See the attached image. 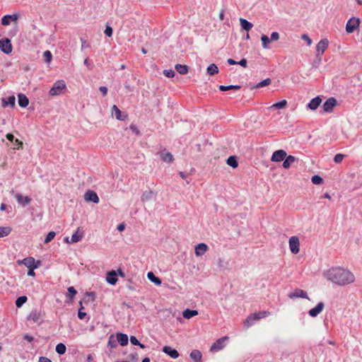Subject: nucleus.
Returning a JSON list of instances; mask_svg holds the SVG:
<instances>
[{
  "label": "nucleus",
  "instance_id": "obj_47",
  "mask_svg": "<svg viewBox=\"0 0 362 362\" xmlns=\"http://www.w3.org/2000/svg\"><path fill=\"white\" fill-rule=\"evenodd\" d=\"M163 74L168 78H172L175 76V71L172 69L164 70Z\"/></svg>",
  "mask_w": 362,
  "mask_h": 362
},
{
  "label": "nucleus",
  "instance_id": "obj_39",
  "mask_svg": "<svg viewBox=\"0 0 362 362\" xmlns=\"http://www.w3.org/2000/svg\"><path fill=\"white\" fill-rule=\"evenodd\" d=\"M227 164L232 168H235L238 166V162L234 156H230L227 159Z\"/></svg>",
  "mask_w": 362,
  "mask_h": 362
},
{
  "label": "nucleus",
  "instance_id": "obj_4",
  "mask_svg": "<svg viewBox=\"0 0 362 362\" xmlns=\"http://www.w3.org/2000/svg\"><path fill=\"white\" fill-rule=\"evenodd\" d=\"M360 18L356 17H352L349 18L346 24V32L347 33H352L355 30H358L360 26Z\"/></svg>",
  "mask_w": 362,
  "mask_h": 362
},
{
  "label": "nucleus",
  "instance_id": "obj_63",
  "mask_svg": "<svg viewBox=\"0 0 362 362\" xmlns=\"http://www.w3.org/2000/svg\"><path fill=\"white\" fill-rule=\"evenodd\" d=\"M125 228L124 223H122L117 226V230L120 232L123 231Z\"/></svg>",
  "mask_w": 362,
  "mask_h": 362
},
{
  "label": "nucleus",
  "instance_id": "obj_57",
  "mask_svg": "<svg viewBox=\"0 0 362 362\" xmlns=\"http://www.w3.org/2000/svg\"><path fill=\"white\" fill-rule=\"evenodd\" d=\"M86 315L85 312H83L81 309H80L78 312V317L79 319L82 320Z\"/></svg>",
  "mask_w": 362,
  "mask_h": 362
},
{
  "label": "nucleus",
  "instance_id": "obj_49",
  "mask_svg": "<svg viewBox=\"0 0 362 362\" xmlns=\"http://www.w3.org/2000/svg\"><path fill=\"white\" fill-rule=\"evenodd\" d=\"M300 37L302 40H305L308 45H310L312 44V40L307 34H303Z\"/></svg>",
  "mask_w": 362,
  "mask_h": 362
},
{
  "label": "nucleus",
  "instance_id": "obj_7",
  "mask_svg": "<svg viewBox=\"0 0 362 362\" xmlns=\"http://www.w3.org/2000/svg\"><path fill=\"white\" fill-rule=\"evenodd\" d=\"M336 105L337 100L334 98H329L323 103V110L326 112H332Z\"/></svg>",
  "mask_w": 362,
  "mask_h": 362
},
{
  "label": "nucleus",
  "instance_id": "obj_8",
  "mask_svg": "<svg viewBox=\"0 0 362 362\" xmlns=\"http://www.w3.org/2000/svg\"><path fill=\"white\" fill-rule=\"evenodd\" d=\"M15 198L19 205L21 206H25L31 202V198L28 196H23L20 193L15 194Z\"/></svg>",
  "mask_w": 362,
  "mask_h": 362
},
{
  "label": "nucleus",
  "instance_id": "obj_29",
  "mask_svg": "<svg viewBox=\"0 0 362 362\" xmlns=\"http://www.w3.org/2000/svg\"><path fill=\"white\" fill-rule=\"evenodd\" d=\"M256 317L255 316L254 314H251L250 315H249L245 320L244 322V325L246 328H248L250 327V326H252L255 322V321H257V320H256L255 318Z\"/></svg>",
  "mask_w": 362,
  "mask_h": 362
},
{
  "label": "nucleus",
  "instance_id": "obj_56",
  "mask_svg": "<svg viewBox=\"0 0 362 362\" xmlns=\"http://www.w3.org/2000/svg\"><path fill=\"white\" fill-rule=\"evenodd\" d=\"M329 45V40L327 38H323L320 40L317 45Z\"/></svg>",
  "mask_w": 362,
  "mask_h": 362
},
{
  "label": "nucleus",
  "instance_id": "obj_25",
  "mask_svg": "<svg viewBox=\"0 0 362 362\" xmlns=\"http://www.w3.org/2000/svg\"><path fill=\"white\" fill-rule=\"evenodd\" d=\"M296 158L293 156H288L284 158L283 163V167L285 169H288L291 167V165L296 161Z\"/></svg>",
  "mask_w": 362,
  "mask_h": 362
},
{
  "label": "nucleus",
  "instance_id": "obj_33",
  "mask_svg": "<svg viewBox=\"0 0 362 362\" xmlns=\"http://www.w3.org/2000/svg\"><path fill=\"white\" fill-rule=\"evenodd\" d=\"M175 69L180 74H186L188 72V67L186 65L176 64Z\"/></svg>",
  "mask_w": 362,
  "mask_h": 362
},
{
  "label": "nucleus",
  "instance_id": "obj_50",
  "mask_svg": "<svg viewBox=\"0 0 362 362\" xmlns=\"http://www.w3.org/2000/svg\"><path fill=\"white\" fill-rule=\"evenodd\" d=\"M261 40L262 42V45H267L268 43L271 42L270 38L265 35H262Z\"/></svg>",
  "mask_w": 362,
  "mask_h": 362
},
{
  "label": "nucleus",
  "instance_id": "obj_14",
  "mask_svg": "<svg viewBox=\"0 0 362 362\" xmlns=\"http://www.w3.org/2000/svg\"><path fill=\"white\" fill-rule=\"evenodd\" d=\"M112 115L120 121H124L127 118V115L122 113L117 105H114L112 107Z\"/></svg>",
  "mask_w": 362,
  "mask_h": 362
},
{
  "label": "nucleus",
  "instance_id": "obj_3",
  "mask_svg": "<svg viewBox=\"0 0 362 362\" xmlns=\"http://www.w3.org/2000/svg\"><path fill=\"white\" fill-rule=\"evenodd\" d=\"M18 264H24L28 269H37L41 265L40 260L36 261L33 257H28L17 261Z\"/></svg>",
  "mask_w": 362,
  "mask_h": 362
},
{
  "label": "nucleus",
  "instance_id": "obj_15",
  "mask_svg": "<svg viewBox=\"0 0 362 362\" xmlns=\"http://www.w3.org/2000/svg\"><path fill=\"white\" fill-rule=\"evenodd\" d=\"M84 199L86 202H92L95 204L99 202V197L94 191L88 190L84 194Z\"/></svg>",
  "mask_w": 362,
  "mask_h": 362
},
{
  "label": "nucleus",
  "instance_id": "obj_36",
  "mask_svg": "<svg viewBox=\"0 0 362 362\" xmlns=\"http://www.w3.org/2000/svg\"><path fill=\"white\" fill-rule=\"evenodd\" d=\"M253 314L255 315V316L256 317L255 318L257 320L270 315V313L269 311H262L259 313H255Z\"/></svg>",
  "mask_w": 362,
  "mask_h": 362
},
{
  "label": "nucleus",
  "instance_id": "obj_61",
  "mask_svg": "<svg viewBox=\"0 0 362 362\" xmlns=\"http://www.w3.org/2000/svg\"><path fill=\"white\" fill-rule=\"evenodd\" d=\"M6 137L8 140H9L10 141H15V139H14V136L12 134H10V133H8L6 135Z\"/></svg>",
  "mask_w": 362,
  "mask_h": 362
},
{
  "label": "nucleus",
  "instance_id": "obj_27",
  "mask_svg": "<svg viewBox=\"0 0 362 362\" xmlns=\"http://www.w3.org/2000/svg\"><path fill=\"white\" fill-rule=\"evenodd\" d=\"M198 315V311L196 310L186 309L182 312V316L185 319H190Z\"/></svg>",
  "mask_w": 362,
  "mask_h": 362
},
{
  "label": "nucleus",
  "instance_id": "obj_43",
  "mask_svg": "<svg viewBox=\"0 0 362 362\" xmlns=\"http://www.w3.org/2000/svg\"><path fill=\"white\" fill-rule=\"evenodd\" d=\"M43 57H44L45 62L46 63L51 62V61L52 59V54L49 50H47L43 53Z\"/></svg>",
  "mask_w": 362,
  "mask_h": 362
},
{
  "label": "nucleus",
  "instance_id": "obj_22",
  "mask_svg": "<svg viewBox=\"0 0 362 362\" xmlns=\"http://www.w3.org/2000/svg\"><path fill=\"white\" fill-rule=\"evenodd\" d=\"M160 158L163 161L170 163L173 160V155L168 151H162L159 153Z\"/></svg>",
  "mask_w": 362,
  "mask_h": 362
},
{
  "label": "nucleus",
  "instance_id": "obj_55",
  "mask_svg": "<svg viewBox=\"0 0 362 362\" xmlns=\"http://www.w3.org/2000/svg\"><path fill=\"white\" fill-rule=\"evenodd\" d=\"M326 47H317L316 52H317V56H320V54H322L325 51Z\"/></svg>",
  "mask_w": 362,
  "mask_h": 362
},
{
  "label": "nucleus",
  "instance_id": "obj_37",
  "mask_svg": "<svg viewBox=\"0 0 362 362\" xmlns=\"http://www.w3.org/2000/svg\"><path fill=\"white\" fill-rule=\"evenodd\" d=\"M28 300L25 296L18 297L16 300V305L17 308H21Z\"/></svg>",
  "mask_w": 362,
  "mask_h": 362
},
{
  "label": "nucleus",
  "instance_id": "obj_44",
  "mask_svg": "<svg viewBox=\"0 0 362 362\" xmlns=\"http://www.w3.org/2000/svg\"><path fill=\"white\" fill-rule=\"evenodd\" d=\"M55 235H56L55 232H54V231L49 232L47 235V236H46V238L45 239V244L49 243L50 241H52L54 238Z\"/></svg>",
  "mask_w": 362,
  "mask_h": 362
},
{
  "label": "nucleus",
  "instance_id": "obj_26",
  "mask_svg": "<svg viewBox=\"0 0 362 362\" xmlns=\"http://www.w3.org/2000/svg\"><path fill=\"white\" fill-rule=\"evenodd\" d=\"M83 232H81L79 229H78L74 233L72 234L71 238V242L72 243H76L83 238Z\"/></svg>",
  "mask_w": 362,
  "mask_h": 362
},
{
  "label": "nucleus",
  "instance_id": "obj_40",
  "mask_svg": "<svg viewBox=\"0 0 362 362\" xmlns=\"http://www.w3.org/2000/svg\"><path fill=\"white\" fill-rule=\"evenodd\" d=\"M271 82H272V81H271L270 78H265L263 81H262L259 83H258L255 86V88H262V87H264V86H267L269 85L271 83Z\"/></svg>",
  "mask_w": 362,
  "mask_h": 362
},
{
  "label": "nucleus",
  "instance_id": "obj_9",
  "mask_svg": "<svg viewBox=\"0 0 362 362\" xmlns=\"http://www.w3.org/2000/svg\"><path fill=\"white\" fill-rule=\"evenodd\" d=\"M288 296L289 298L291 299L301 298L309 300L307 293L305 291L300 288H296L293 292L290 293L288 295Z\"/></svg>",
  "mask_w": 362,
  "mask_h": 362
},
{
  "label": "nucleus",
  "instance_id": "obj_21",
  "mask_svg": "<svg viewBox=\"0 0 362 362\" xmlns=\"http://www.w3.org/2000/svg\"><path fill=\"white\" fill-rule=\"evenodd\" d=\"M18 103L21 107H26L29 104V100L25 95L20 93L18 95Z\"/></svg>",
  "mask_w": 362,
  "mask_h": 362
},
{
  "label": "nucleus",
  "instance_id": "obj_59",
  "mask_svg": "<svg viewBox=\"0 0 362 362\" xmlns=\"http://www.w3.org/2000/svg\"><path fill=\"white\" fill-rule=\"evenodd\" d=\"M237 64H239L243 67H246L247 66V60L245 59H242L240 61L238 62Z\"/></svg>",
  "mask_w": 362,
  "mask_h": 362
},
{
  "label": "nucleus",
  "instance_id": "obj_23",
  "mask_svg": "<svg viewBox=\"0 0 362 362\" xmlns=\"http://www.w3.org/2000/svg\"><path fill=\"white\" fill-rule=\"evenodd\" d=\"M189 356L194 362H201L202 354L200 351L194 349L191 351Z\"/></svg>",
  "mask_w": 362,
  "mask_h": 362
},
{
  "label": "nucleus",
  "instance_id": "obj_24",
  "mask_svg": "<svg viewBox=\"0 0 362 362\" xmlns=\"http://www.w3.org/2000/svg\"><path fill=\"white\" fill-rule=\"evenodd\" d=\"M239 21L241 28L246 31L250 30L253 27V25L245 18H240Z\"/></svg>",
  "mask_w": 362,
  "mask_h": 362
},
{
  "label": "nucleus",
  "instance_id": "obj_32",
  "mask_svg": "<svg viewBox=\"0 0 362 362\" xmlns=\"http://www.w3.org/2000/svg\"><path fill=\"white\" fill-rule=\"evenodd\" d=\"M207 74L213 76L218 72V68L215 64H211L206 69Z\"/></svg>",
  "mask_w": 362,
  "mask_h": 362
},
{
  "label": "nucleus",
  "instance_id": "obj_64",
  "mask_svg": "<svg viewBox=\"0 0 362 362\" xmlns=\"http://www.w3.org/2000/svg\"><path fill=\"white\" fill-rule=\"evenodd\" d=\"M39 362H52V361L46 357H40Z\"/></svg>",
  "mask_w": 362,
  "mask_h": 362
},
{
  "label": "nucleus",
  "instance_id": "obj_48",
  "mask_svg": "<svg viewBox=\"0 0 362 362\" xmlns=\"http://www.w3.org/2000/svg\"><path fill=\"white\" fill-rule=\"evenodd\" d=\"M14 144H15V147L13 148L14 149H21L23 148V144L21 141H20L19 139H16L15 141H14Z\"/></svg>",
  "mask_w": 362,
  "mask_h": 362
},
{
  "label": "nucleus",
  "instance_id": "obj_1",
  "mask_svg": "<svg viewBox=\"0 0 362 362\" xmlns=\"http://www.w3.org/2000/svg\"><path fill=\"white\" fill-rule=\"evenodd\" d=\"M323 276L327 281L339 286H346L356 280L354 273L342 267H332L325 271Z\"/></svg>",
  "mask_w": 362,
  "mask_h": 362
},
{
  "label": "nucleus",
  "instance_id": "obj_42",
  "mask_svg": "<svg viewBox=\"0 0 362 362\" xmlns=\"http://www.w3.org/2000/svg\"><path fill=\"white\" fill-rule=\"evenodd\" d=\"M130 342L133 345H136V346H140L141 349H144L145 348V346L143 344H141L139 341V340L136 338V337H134V336H131L130 337Z\"/></svg>",
  "mask_w": 362,
  "mask_h": 362
},
{
  "label": "nucleus",
  "instance_id": "obj_45",
  "mask_svg": "<svg viewBox=\"0 0 362 362\" xmlns=\"http://www.w3.org/2000/svg\"><path fill=\"white\" fill-rule=\"evenodd\" d=\"M68 297L70 298L71 300H72L77 293L76 290L73 286H70L68 288Z\"/></svg>",
  "mask_w": 362,
  "mask_h": 362
},
{
  "label": "nucleus",
  "instance_id": "obj_31",
  "mask_svg": "<svg viewBox=\"0 0 362 362\" xmlns=\"http://www.w3.org/2000/svg\"><path fill=\"white\" fill-rule=\"evenodd\" d=\"M287 105V101L286 100H282L279 102L274 103L272 106L269 107V109L276 108V109H284L286 107Z\"/></svg>",
  "mask_w": 362,
  "mask_h": 362
},
{
  "label": "nucleus",
  "instance_id": "obj_30",
  "mask_svg": "<svg viewBox=\"0 0 362 362\" xmlns=\"http://www.w3.org/2000/svg\"><path fill=\"white\" fill-rule=\"evenodd\" d=\"M10 226H0V238L8 236L11 233Z\"/></svg>",
  "mask_w": 362,
  "mask_h": 362
},
{
  "label": "nucleus",
  "instance_id": "obj_16",
  "mask_svg": "<svg viewBox=\"0 0 362 362\" xmlns=\"http://www.w3.org/2000/svg\"><path fill=\"white\" fill-rule=\"evenodd\" d=\"M105 280L110 285H115L118 281L116 271L112 270L107 272L105 277Z\"/></svg>",
  "mask_w": 362,
  "mask_h": 362
},
{
  "label": "nucleus",
  "instance_id": "obj_2",
  "mask_svg": "<svg viewBox=\"0 0 362 362\" xmlns=\"http://www.w3.org/2000/svg\"><path fill=\"white\" fill-rule=\"evenodd\" d=\"M66 89V84L64 80L55 81L49 91L50 96H57L62 95Z\"/></svg>",
  "mask_w": 362,
  "mask_h": 362
},
{
  "label": "nucleus",
  "instance_id": "obj_46",
  "mask_svg": "<svg viewBox=\"0 0 362 362\" xmlns=\"http://www.w3.org/2000/svg\"><path fill=\"white\" fill-rule=\"evenodd\" d=\"M345 156L344 154H341V153H337L334 156V161L336 163H340L343 159L344 158Z\"/></svg>",
  "mask_w": 362,
  "mask_h": 362
},
{
  "label": "nucleus",
  "instance_id": "obj_5",
  "mask_svg": "<svg viewBox=\"0 0 362 362\" xmlns=\"http://www.w3.org/2000/svg\"><path fill=\"white\" fill-rule=\"evenodd\" d=\"M290 251L292 254L296 255L300 252V239L298 236H291L288 240Z\"/></svg>",
  "mask_w": 362,
  "mask_h": 362
},
{
  "label": "nucleus",
  "instance_id": "obj_35",
  "mask_svg": "<svg viewBox=\"0 0 362 362\" xmlns=\"http://www.w3.org/2000/svg\"><path fill=\"white\" fill-rule=\"evenodd\" d=\"M55 350L57 354H59V355H62L65 354L66 348L64 344L59 343L58 344H57Z\"/></svg>",
  "mask_w": 362,
  "mask_h": 362
},
{
  "label": "nucleus",
  "instance_id": "obj_10",
  "mask_svg": "<svg viewBox=\"0 0 362 362\" xmlns=\"http://www.w3.org/2000/svg\"><path fill=\"white\" fill-rule=\"evenodd\" d=\"M287 154L284 150L275 151L271 158V160L273 162H280L284 160Z\"/></svg>",
  "mask_w": 362,
  "mask_h": 362
},
{
  "label": "nucleus",
  "instance_id": "obj_17",
  "mask_svg": "<svg viewBox=\"0 0 362 362\" xmlns=\"http://www.w3.org/2000/svg\"><path fill=\"white\" fill-rule=\"evenodd\" d=\"M322 103V99L320 96L313 98L308 104L307 107L310 110H315L318 108Z\"/></svg>",
  "mask_w": 362,
  "mask_h": 362
},
{
  "label": "nucleus",
  "instance_id": "obj_13",
  "mask_svg": "<svg viewBox=\"0 0 362 362\" xmlns=\"http://www.w3.org/2000/svg\"><path fill=\"white\" fill-rule=\"evenodd\" d=\"M324 308V303L320 302L317 304V305L315 308L310 309L308 311V314L310 317H315L323 310Z\"/></svg>",
  "mask_w": 362,
  "mask_h": 362
},
{
  "label": "nucleus",
  "instance_id": "obj_62",
  "mask_svg": "<svg viewBox=\"0 0 362 362\" xmlns=\"http://www.w3.org/2000/svg\"><path fill=\"white\" fill-rule=\"evenodd\" d=\"M35 269H28V275L34 277L35 276Z\"/></svg>",
  "mask_w": 362,
  "mask_h": 362
},
{
  "label": "nucleus",
  "instance_id": "obj_11",
  "mask_svg": "<svg viewBox=\"0 0 362 362\" xmlns=\"http://www.w3.org/2000/svg\"><path fill=\"white\" fill-rule=\"evenodd\" d=\"M19 18L18 13H13L12 15H5L1 18V24L3 25H10L11 22H15L16 23L18 19Z\"/></svg>",
  "mask_w": 362,
  "mask_h": 362
},
{
  "label": "nucleus",
  "instance_id": "obj_18",
  "mask_svg": "<svg viewBox=\"0 0 362 362\" xmlns=\"http://www.w3.org/2000/svg\"><path fill=\"white\" fill-rule=\"evenodd\" d=\"M16 104V98L14 95H10L7 98H3L1 99V106L6 107L8 106L14 107Z\"/></svg>",
  "mask_w": 362,
  "mask_h": 362
},
{
  "label": "nucleus",
  "instance_id": "obj_20",
  "mask_svg": "<svg viewBox=\"0 0 362 362\" xmlns=\"http://www.w3.org/2000/svg\"><path fill=\"white\" fill-rule=\"evenodd\" d=\"M115 337L117 341L121 346H124L128 344V336L126 334L120 332L117 333Z\"/></svg>",
  "mask_w": 362,
  "mask_h": 362
},
{
  "label": "nucleus",
  "instance_id": "obj_52",
  "mask_svg": "<svg viewBox=\"0 0 362 362\" xmlns=\"http://www.w3.org/2000/svg\"><path fill=\"white\" fill-rule=\"evenodd\" d=\"M0 45H11V40L7 37L1 39L0 40Z\"/></svg>",
  "mask_w": 362,
  "mask_h": 362
},
{
  "label": "nucleus",
  "instance_id": "obj_38",
  "mask_svg": "<svg viewBox=\"0 0 362 362\" xmlns=\"http://www.w3.org/2000/svg\"><path fill=\"white\" fill-rule=\"evenodd\" d=\"M117 339L116 337L113 334L110 335L108 339L107 345L110 348H115L117 346Z\"/></svg>",
  "mask_w": 362,
  "mask_h": 362
},
{
  "label": "nucleus",
  "instance_id": "obj_58",
  "mask_svg": "<svg viewBox=\"0 0 362 362\" xmlns=\"http://www.w3.org/2000/svg\"><path fill=\"white\" fill-rule=\"evenodd\" d=\"M100 91L103 93V95L105 96L107 93V88L105 86H100L99 88Z\"/></svg>",
  "mask_w": 362,
  "mask_h": 362
},
{
  "label": "nucleus",
  "instance_id": "obj_41",
  "mask_svg": "<svg viewBox=\"0 0 362 362\" xmlns=\"http://www.w3.org/2000/svg\"><path fill=\"white\" fill-rule=\"evenodd\" d=\"M311 181L315 185H320L323 182L322 178L317 175H313L311 178Z\"/></svg>",
  "mask_w": 362,
  "mask_h": 362
},
{
  "label": "nucleus",
  "instance_id": "obj_51",
  "mask_svg": "<svg viewBox=\"0 0 362 362\" xmlns=\"http://www.w3.org/2000/svg\"><path fill=\"white\" fill-rule=\"evenodd\" d=\"M13 47H0V49L4 53L8 54L11 53Z\"/></svg>",
  "mask_w": 362,
  "mask_h": 362
},
{
  "label": "nucleus",
  "instance_id": "obj_34",
  "mask_svg": "<svg viewBox=\"0 0 362 362\" xmlns=\"http://www.w3.org/2000/svg\"><path fill=\"white\" fill-rule=\"evenodd\" d=\"M219 90L221 91H226L232 89L239 90L240 88V86H234V85H230V86H223L221 85L218 87Z\"/></svg>",
  "mask_w": 362,
  "mask_h": 362
},
{
  "label": "nucleus",
  "instance_id": "obj_12",
  "mask_svg": "<svg viewBox=\"0 0 362 362\" xmlns=\"http://www.w3.org/2000/svg\"><path fill=\"white\" fill-rule=\"evenodd\" d=\"M208 245L205 243H199L194 247V253L197 257L204 255L208 250Z\"/></svg>",
  "mask_w": 362,
  "mask_h": 362
},
{
  "label": "nucleus",
  "instance_id": "obj_60",
  "mask_svg": "<svg viewBox=\"0 0 362 362\" xmlns=\"http://www.w3.org/2000/svg\"><path fill=\"white\" fill-rule=\"evenodd\" d=\"M23 339L25 340L28 341L29 342H32L34 340V338L32 336L29 335V334H25L23 336Z\"/></svg>",
  "mask_w": 362,
  "mask_h": 362
},
{
  "label": "nucleus",
  "instance_id": "obj_54",
  "mask_svg": "<svg viewBox=\"0 0 362 362\" xmlns=\"http://www.w3.org/2000/svg\"><path fill=\"white\" fill-rule=\"evenodd\" d=\"M104 33L107 36L110 37L112 35V28L110 25H107Z\"/></svg>",
  "mask_w": 362,
  "mask_h": 362
},
{
  "label": "nucleus",
  "instance_id": "obj_53",
  "mask_svg": "<svg viewBox=\"0 0 362 362\" xmlns=\"http://www.w3.org/2000/svg\"><path fill=\"white\" fill-rule=\"evenodd\" d=\"M279 38V34L277 32H273L270 37L271 42L272 41H276Z\"/></svg>",
  "mask_w": 362,
  "mask_h": 362
},
{
  "label": "nucleus",
  "instance_id": "obj_19",
  "mask_svg": "<svg viewBox=\"0 0 362 362\" xmlns=\"http://www.w3.org/2000/svg\"><path fill=\"white\" fill-rule=\"evenodd\" d=\"M163 351L173 358H177L179 357L178 351L169 346H163Z\"/></svg>",
  "mask_w": 362,
  "mask_h": 362
},
{
  "label": "nucleus",
  "instance_id": "obj_6",
  "mask_svg": "<svg viewBox=\"0 0 362 362\" xmlns=\"http://www.w3.org/2000/svg\"><path fill=\"white\" fill-rule=\"evenodd\" d=\"M229 337L227 336H225L223 337H221L218 339H217L211 346L210 351L211 352H217L221 349H223L226 344V342L228 341Z\"/></svg>",
  "mask_w": 362,
  "mask_h": 362
},
{
  "label": "nucleus",
  "instance_id": "obj_28",
  "mask_svg": "<svg viewBox=\"0 0 362 362\" xmlns=\"http://www.w3.org/2000/svg\"><path fill=\"white\" fill-rule=\"evenodd\" d=\"M148 279L152 283L155 284L156 286H160L161 284V280L156 276L152 272H149L147 274Z\"/></svg>",
  "mask_w": 362,
  "mask_h": 362
}]
</instances>
